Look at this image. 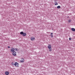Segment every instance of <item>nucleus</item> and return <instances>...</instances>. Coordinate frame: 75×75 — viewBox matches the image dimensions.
<instances>
[{"label":"nucleus","mask_w":75,"mask_h":75,"mask_svg":"<svg viewBox=\"0 0 75 75\" xmlns=\"http://www.w3.org/2000/svg\"><path fill=\"white\" fill-rule=\"evenodd\" d=\"M14 65L16 67H18L19 65V64L17 62H15Z\"/></svg>","instance_id":"obj_1"},{"label":"nucleus","mask_w":75,"mask_h":75,"mask_svg":"<svg viewBox=\"0 0 75 75\" xmlns=\"http://www.w3.org/2000/svg\"><path fill=\"white\" fill-rule=\"evenodd\" d=\"M12 55H14V56H16V52L15 51L13 52L12 53Z\"/></svg>","instance_id":"obj_2"},{"label":"nucleus","mask_w":75,"mask_h":75,"mask_svg":"<svg viewBox=\"0 0 75 75\" xmlns=\"http://www.w3.org/2000/svg\"><path fill=\"white\" fill-rule=\"evenodd\" d=\"M11 52H14V48L13 47H12L11 50Z\"/></svg>","instance_id":"obj_3"},{"label":"nucleus","mask_w":75,"mask_h":75,"mask_svg":"<svg viewBox=\"0 0 75 75\" xmlns=\"http://www.w3.org/2000/svg\"><path fill=\"white\" fill-rule=\"evenodd\" d=\"M48 48H49V49H50L51 48V45L50 44L48 45Z\"/></svg>","instance_id":"obj_4"},{"label":"nucleus","mask_w":75,"mask_h":75,"mask_svg":"<svg viewBox=\"0 0 75 75\" xmlns=\"http://www.w3.org/2000/svg\"><path fill=\"white\" fill-rule=\"evenodd\" d=\"M50 37H52V38H53L54 37V36L53 35V33H50Z\"/></svg>","instance_id":"obj_5"},{"label":"nucleus","mask_w":75,"mask_h":75,"mask_svg":"<svg viewBox=\"0 0 75 75\" xmlns=\"http://www.w3.org/2000/svg\"><path fill=\"white\" fill-rule=\"evenodd\" d=\"M22 60H21V62H24V59H21Z\"/></svg>","instance_id":"obj_6"},{"label":"nucleus","mask_w":75,"mask_h":75,"mask_svg":"<svg viewBox=\"0 0 75 75\" xmlns=\"http://www.w3.org/2000/svg\"><path fill=\"white\" fill-rule=\"evenodd\" d=\"M5 74L6 75H8L9 74V72L8 71H6L5 72Z\"/></svg>","instance_id":"obj_7"},{"label":"nucleus","mask_w":75,"mask_h":75,"mask_svg":"<svg viewBox=\"0 0 75 75\" xmlns=\"http://www.w3.org/2000/svg\"><path fill=\"white\" fill-rule=\"evenodd\" d=\"M31 40L32 41H34V40H35V38H31Z\"/></svg>","instance_id":"obj_8"},{"label":"nucleus","mask_w":75,"mask_h":75,"mask_svg":"<svg viewBox=\"0 0 75 75\" xmlns=\"http://www.w3.org/2000/svg\"><path fill=\"white\" fill-rule=\"evenodd\" d=\"M23 37H24L25 36H26V33H23V35H22Z\"/></svg>","instance_id":"obj_9"},{"label":"nucleus","mask_w":75,"mask_h":75,"mask_svg":"<svg viewBox=\"0 0 75 75\" xmlns=\"http://www.w3.org/2000/svg\"><path fill=\"white\" fill-rule=\"evenodd\" d=\"M71 30L73 31H75V29L74 28H71Z\"/></svg>","instance_id":"obj_10"},{"label":"nucleus","mask_w":75,"mask_h":75,"mask_svg":"<svg viewBox=\"0 0 75 75\" xmlns=\"http://www.w3.org/2000/svg\"><path fill=\"white\" fill-rule=\"evenodd\" d=\"M14 51H18L19 50L18 49L15 48L14 49Z\"/></svg>","instance_id":"obj_11"},{"label":"nucleus","mask_w":75,"mask_h":75,"mask_svg":"<svg viewBox=\"0 0 75 75\" xmlns=\"http://www.w3.org/2000/svg\"><path fill=\"white\" fill-rule=\"evenodd\" d=\"M23 33H24V32H23L22 31V32H20V34L21 35H23Z\"/></svg>","instance_id":"obj_12"},{"label":"nucleus","mask_w":75,"mask_h":75,"mask_svg":"<svg viewBox=\"0 0 75 75\" xmlns=\"http://www.w3.org/2000/svg\"><path fill=\"white\" fill-rule=\"evenodd\" d=\"M57 8H61V6H58L57 7Z\"/></svg>","instance_id":"obj_13"},{"label":"nucleus","mask_w":75,"mask_h":75,"mask_svg":"<svg viewBox=\"0 0 75 75\" xmlns=\"http://www.w3.org/2000/svg\"><path fill=\"white\" fill-rule=\"evenodd\" d=\"M68 21L69 23H70V22H71V20L70 19L69 20H68Z\"/></svg>","instance_id":"obj_14"},{"label":"nucleus","mask_w":75,"mask_h":75,"mask_svg":"<svg viewBox=\"0 0 75 75\" xmlns=\"http://www.w3.org/2000/svg\"><path fill=\"white\" fill-rule=\"evenodd\" d=\"M55 3L56 4H55V6H57V5H58V3H57V2H56Z\"/></svg>","instance_id":"obj_15"},{"label":"nucleus","mask_w":75,"mask_h":75,"mask_svg":"<svg viewBox=\"0 0 75 75\" xmlns=\"http://www.w3.org/2000/svg\"><path fill=\"white\" fill-rule=\"evenodd\" d=\"M11 64H12V65H14V63H13V62H12L11 63Z\"/></svg>","instance_id":"obj_16"},{"label":"nucleus","mask_w":75,"mask_h":75,"mask_svg":"<svg viewBox=\"0 0 75 75\" xmlns=\"http://www.w3.org/2000/svg\"><path fill=\"white\" fill-rule=\"evenodd\" d=\"M69 40H72V38H69Z\"/></svg>","instance_id":"obj_17"},{"label":"nucleus","mask_w":75,"mask_h":75,"mask_svg":"<svg viewBox=\"0 0 75 75\" xmlns=\"http://www.w3.org/2000/svg\"><path fill=\"white\" fill-rule=\"evenodd\" d=\"M52 51V50L51 49H50L49 50V51L51 52Z\"/></svg>","instance_id":"obj_18"},{"label":"nucleus","mask_w":75,"mask_h":75,"mask_svg":"<svg viewBox=\"0 0 75 75\" xmlns=\"http://www.w3.org/2000/svg\"><path fill=\"white\" fill-rule=\"evenodd\" d=\"M8 48H10V46H8Z\"/></svg>","instance_id":"obj_19"},{"label":"nucleus","mask_w":75,"mask_h":75,"mask_svg":"<svg viewBox=\"0 0 75 75\" xmlns=\"http://www.w3.org/2000/svg\"><path fill=\"white\" fill-rule=\"evenodd\" d=\"M67 18H69V16H67Z\"/></svg>","instance_id":"obj_20"}]
</instances>
